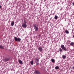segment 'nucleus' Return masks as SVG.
<instances>
[{
  "instance_id": "f257e3e1",
  "label": "nucleus",
  "mask_w": 74,
  "mask_h": 74,
  "mask_svg": "<svg viewBox=\"0 0 74 74\" xmlns=\"http://www.w3.org/2000/svg\"><path fill=\"white\" fill-rule=\"evenodd\" d=\"M24 23H23L22 25V27H23L24 29H25L27 27V24H26L27 23V22L25 21V20H24Z\"/></svg>"
},
{
  "instance_id": "f03ea898",
  "label": "nucleus",
  "mask_w": 74,
  "mask_h": 74,
  "mask_svg": "<svg viewBox=\"0 0 74 74\" xmlns=\"http://www.w3.org/2000/svg\"><path fill=\"white\" fill-rule=\"evenodd\" d=\"M61 47L63 49V51H68V49L65 47L64 45H62L61 46Z\"/></svg>"
},
{
  "instance_id": "7ed1b4c3",
  "label": "nucleus",
  "mask_w": 74,
  "mask_h": 74,
  "mask_svg": "<svg viewBox=\"0 0 74 74\" xmlns=\"http://www.w3.org/2000/svg\"><path fill=\"white\" fill-rule=\"evenodd\" d=\"M14 40L16 42H20L21 41V39L19 38H17V37L15 36L14 37Z\"/></svg>"
},
{
  "instance_id": "20e7f679",
  "label": "nucleus",
  "mask_w": 74,
  "mask_h": 74,
  "mask_svg": "<svg viewBox=\"0 0 74 74\" xmlns=\"http://www.w3.org/2000/svg\"><path fill=\"white\" fill-rule=\"evenodd\" d=\"M10 57H7L4 58L3 60H4V61H6V62H7L8 61H9V60H10Z\"/></svg>"
},
{
  "instance_id": "39448f33",
  "label": "nucleus",
  "mask_w": 74,
  "mask_h": 74,
  "mask_svg": "<svg viewBox=\"0 0 74 74\" xmlns=\"http://www.w3.org/2000/svg\"><path fill=\"white\" fill-rule=\"evenodd\" d=\"M34 29L35 30V31L37 32L38 30V27L36 26V24L34 25Z\"/></svg>"
},
{
  "instance_id": "423d86ee",
  "label": "nucleus",
  "mask_w": 74,
  "mask_h": 74,
  "mask_svg": "<svg viewBox=\"0 0 74 74\" xmlns=\"http://www.w3.org/2000/svg\"><path fill=\"white\" fill-rule=\"evenodd\" d=\"M35 62L37 65L39 64V63H38L39 62V59H38V58H36V60L35 61Z\"/></svg>"
},
{
  "instance_id": "0eeeda50",
  "label": "nucleus",
  "mask_w": 74,
  "mask_h": 74,
  "mask_svg": "<svg viewBox=\"0 0 74 74\" xmlns=\"http://www.w3.org/2000/svg\"><path fill=\"white\" fill-rule=\"evenodd\" d=\"M34 73L35 74H41V73L39 70H36L35 71Z\"/></svg>"
},
{
  "instance_id": "6e6552de",
  "label": "nucleus",
  "mask_w": 74,
  "mask_h": 74,
  "mask_svg": "<svg viewBox=\"0 0 74 74\" xmlns=\"http://www.w3.org/2000/svg\"><path fill=\"white\" fill-rule=\"evenodd\" d=\"M38 50L40 52H42V48L41 47H40L38 48Z\"/></svg>"
},
{
  "instance_id": "1a4fd4ad",
  "label": "nucleus",
  "mask_w": 74,
  "mask_h": 74,
  "mask_svg": "<svg viewBox=\"0 0 74 74\" xmlns=\"http://www.w3.org/2000/svg\"><path fill=\"white\" fill-rule=\"evenodd\" d=\"M18 62L20 64H23V62H22V60H19Z\"/></svg>"
},
{
  "instance_id": "9d476101",
  "label": "nucleus",
  "mask_w": 74,
  "mask_h": 74,
  "mask_svg": "<svg viewBox=\"0 0 74 74\" xmlns=\"http://www.w3.org/2000/svg\"><path fill=\"white\" fill-rule=\"evenodd\" d=\"M14 21H12L11 23L10 26H13L14 25Z\"/></svg>"
},
{
  "instance_id": "9b49d317",
  "label": "nucleus",
  "mask_w": 74,
  "mask_h": 74,
  "mask_svg": "<svg viewBox=\"0 0 74 74\" xmlns=\"http://www.w3.org/2000/svg\"><path fill=\"white\" fill-rule=\"evenodd\" d=\"M51 61L52 63H55V60L53 59H51Z\"/></svg>"
},
{
  "instance_id": "f8f14e48",
  "label": "nucleus",
  "mask_w": 74,
  "mask_h": 74,
  "mask_svg": "<svg viewBox=\"0 0 74 74\" xmlns=\"http://www.w3.org/2000/svg\"><path fill=\"white\" fill-rule=\"evenodd\" d=\"M63 59H65L66 58V56L65 55H63L62 56Z\"/></svg>"
},
{
  "instance_id": "ddd939ff",
  "label": "nucleus",
  "mask_w": 74,
  "mask_h": 74,
  "mask_svg": "<svg viewBox=\"0 0 74 74\" xmlns=\"http://www.w3.org/2000/svg\"><path fill=\"white\" fill-rule=\"evenodd\" d=\"M55 69L56 70H58V69H59V66H56L55 67Z\"/></svg>"
},
{
  "instance_id": "4468645a",
  "label": "nucleus",
  "mask_w": 74,
  "mask_h": 74,
  "mask_svg": "<svg viewBox=\"0 0 74 74\" xmlns=\"http://www.w3.org/2000/svg\"><path fill=\"white\" fill-rule=\"evenodd\" d=\"M0 48L1 49H4V46L1 45H0Z\"/></svg>"
},
{
  "instance_id": "2eb2a0df",
  "label": "nucleus",
  "mask_w": 74,
  "mask_h": 74,
  "mask_svg": "<svg viewBox=\"0 0 74 74\" xmlns=\"http://www.w3.org/2000/svg\"><path fill=\"white\" fill-rule=\"evenodd\" d=\"M59 51L60 52H63V50L61 48H59Z\"/></svg>"
},
{
  "instance_id": "dca6fc26",
  "label": "nucleus",
  "mask_w": 74,
  "mask_h": 74,
  "mask_svg": "<svg viewBox=\"0 0 74 74\" xmlns=\"http://www.w3.org/2000/svg\"><path fill=\"white\" fill-rule=\"evenodd\" d=\"M65 32L66 34H69V31L67 30H65Z\"/></svg>"
},
{
  "instance_id": "f3484780",
  "label": "nucleus",
  "mask_w": 74,
  "mask_h": 74,
  "mask_svg": "<svg viewBox=\"0 0 74 74\" xmlns=\"http://www.w3.org/2000/svg\"><path fill=\"white\" fill-rule=\"evenodd\" d=\"M58 16L56 15L54 17V18L55 19H58Z\"/></svg>"
},
{
  "instance_id": "a211bd4d",
  "label": "nucleus",
  "mask_w": 74,
  "mask_h": 74,
  "mask_svg": "<svg viewBox=\"0 0 74 74\" xmlns=\"http://www.w3.org/2000/svg\"><path fill=\"white\" fill-rule=\"evenodd\" d=\"M31 64H32V65H33V60H32L30 62Z\"/></svg>"
},
{
  "instance_id": "6ab92c4d",
  "label": "nucleus",
  "mask_w": 74,
  "mask_h": 74,
  "mask_svg": "<svg viewBox=\"0 0 74 74\" xmlns=\"http://www.w3.org/2000/svg\"><path fill=\"white\" fill-rule=\"evenodd\" d=\"M70 45H72V46H73V45H74V42H72L71 43Z\"/></svg>"
},
{
  "instance_id": "aec40b11",
  "label": "nucleus",
  "mask_w": 74,
  "mask_h": 74,
  "mask_svg": "<svg viewBox=\"0 0 74 74\" xmlns=\"http://www.w3.org/2000/svg\"><path fill=\"white\" fill-rule=\"evenodd\" d=\"M72 4H73V6H74V2H73L72 3Z\"/></svg>"
},
{
  "instance_id": "412c9836",
  "label": "nucleus",
  "mask_w": 74,
  "mask_h": 74,
  "mask_svg": "<svg viewBox=\"0 0 74 74\" xmlns=\"http://www.w3.org/2000/svg\"><path fill=\"white\" fill-rule=\"evenodd\" d=\"M1 8V5H0V8Z\"/></svg>"
},
{
  "instance_id": "4be33fe9",
  "label": "nucleus",
  "mask_w": 74,
  "mask_h": 74,
  "mask_svg": "<svg viewBox=\"0 0 74 74\" xmlns=\"http://www.w3.org/2000/svg\"><path fill=\"white\" fill-rule=\"evenodd\" d=\"M72 68H73V70H74V66H73Z\"/></svg>"
},
{
  "instance_id": "5701e85b",
  "label": "nucleus",
  "mask_w": 74,
  "mask_h": 74,
  "mask_svg": "<svg viewBox=\"0 0 74 74\" xmlns=\"http://www.w3.org/2000/svg\"><path fill=\"white\" fill-rule=\"evenodd\" d=\"M58 52H59V51H58Z\"/></svg>"
}]
</instances>
